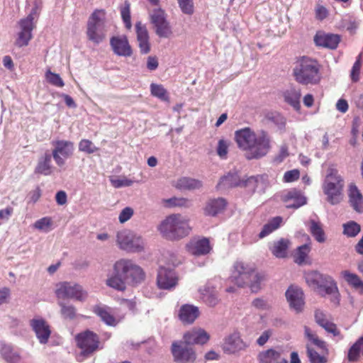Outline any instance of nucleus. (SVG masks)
I'll return each mask as SVG.
<instances>
[{
  "label": "nucleus",
  "mask_w": 363,
  "mask_h": 363,
  "mask_svg": "<svg viewBox=\"0 0 363 363\" xmlns=\"http://www.w3.org/2000/svg\"><path fill=\"white\" fill-rule=\"evenodd\" d=\"M331 179L329 177L328 179H325L323 183V192L327 195L328 201L332 205L339 203L342 199V191L344 185L340 184V183L333 184L330 182Z\"/></svg>",
  "instance_id": "6ab92c4d"
},
{
  "label": "nucleus",
  "mask_w": 363,
  "mask_h": 363,
  "mask_svg": "<svg viewBox=\"0 0 363 363\" xmlns=\"http://www.w3.org/2000/svg\"><path fill=\"white\" fill-rule=\"evenodd\" d=\"M30 325L35 332L37 339L40 344L48 342L51 334L48 323L42 318H34L30 320Z\"/></svg>",
  "instance_id": "f3484780"
},
{
  "label": "nucleus",
  "mask_w": 363,
  "mask_h": 363,
  "mask_svg": "<svg viewBox=\"0 0 363 363\" xmlns=\"http://www.w3.org/2000/svg\"><path fill=\"white\" fill-rule=\"evenodd\" d=\"M106 13L104 10H95L87 22L86 35L88 39L99 44L106 38Z\"/></svg>",
  "instance_id": "423d86ee"
},
{
  "label": "nucleus",
  "mask_w": 363,
  "mask_h": 363,
  "mask_svg": "<svg viewBox=\"0 0 363 363\" xmlns=\"http://www.w3.org/2000/svg\"><path fill=\"white\" fill-rule=\"evenodd\" d=\"M199 309L197 306L184 304L179 308L178 317L184 324H191L199 316Z\"/></svg>",
  "instance_id": "bb28decb"
},
{
  "label": "nucleus",
  "mask_w": 363,
  "mask_h": 363,
  "mask_svg": "<svg viewBox=\"0 0 363 363\" xmlns=\"http://www.w3.org/2000/svg\"><path fill=\"white\" fill-rule=\"evenodd\" d=\"M58 298H71L84 301L87 297V293L82 286L72 282H62L57 285L55 291Z\"/></svg>",
  "instance_id": "f8f14e48"
},
{
  "label": "nucleus",
  "mask_w": 363,
  "mask_h": 363,
  "mask_svg": "<svg viewBox=\"0 0 363 363\" xmlns=\"http://www.w3.org/2000/svg\"><path fill=\"white\" fill-rule=\"evenodd\" d=\"M300 173L298 169H292L284 173V181L285 182H292L299 178Z\"/></svg>",
  "instance_id": "69168bd1"
},
{
  "label": "nucleus",
  "mask_w": 363,
  "mask_h": 363,
  "mask_svg": "<svg viewBox=\"0 0 363 363\" xmlns=\"http://www.w3.org/2000/svg\"><path fill=\"white\" fill-rule=\"evenodd\" d=\"M291 245L289 240L281 238L277 241H274L269 247L272 255L277 258H284L287 255V250Z\"/></svg>",
  "instance_id": "f704fd0d"
},
{
  "label": "nucleus",
  "mask_w": 363,
  "mask_h": 363,
  "mask_svg": "<svg viewBox=\"0 0 363 363\" xmlns=\"http://www.w3.org/2000/svg\"><path fill=\"white\" fill-rule=\"evenodd\" d=\"M328 333H332L334 336H337L340 334V332L337 329L336 325L331 322L330 320L320 325Z\"/></svg>",
  "instance_id": "338daca9"
},
{
  "label": "nucleus",
  "mask_w": 363,
  "mask_h": 363,
  "mask_svg": "<svg viewBox=\"0 0 363 363\" xmlns=\"http://www.w3.org/2000/svg\"><path fill=\"white\" fill-rule=\"evenodd\" d=\"M361 354L363 356V336L359 337L350 347L347 353V359L352 362H357Z\"/></svg>",
  "instance_id": "58836bf2"
},
{
  "label": "nucleus",
  "mask_w": 363,
  "mask_h": 363,
  "mask_svg": "<svg viewBox=\"0 0 363 363\" xmlns=\"http://www.w3.org/2000/svg\"><path fill=\"white\" fill-rule=\"evenodd\" d=\"M157 230L166 239L178 240L189 235L191 228L186 216L172 214L160 223Z\"/></svg>",
  "instance_id": "20e7f679"
},
{
  "label": "nucleus",
  "mask_w": 363,
  "mask_h": 363,
  "mask_svg": "<svg viewBox=\"0 0 363 363\" xmlns=\"http://www.w3.org/2000/svg\"><path fill=\"white\" fill-rule=\"evenodd\" d=\"M145 273L131 259H121L113 267V272L108 276L106 284L118 291H124L126 284L138 285L144 281Z\"/></svg>",
  "instance_id": "f257e3e1"
},
{
  "label": "nucleus",
  "mask_w": 363,
  "mask_h": 363,
  "mask_svg": "<svg viewBox=\"0 0 363 363\" xmlns=\"http://www.w3.org/2000/svg\"><path fill=\"white\" fill-rule=\"evenodd\" d=\"M182 11L187 15L194 13V4L192 0H177Z\"/></svg>",
  "instance_id": "052dcab7"
},
{
  "label": "nucleus",
  "mask_w": 363,
  "mask_h": 363,
  "mask_svg": "<svg viewBox=\"0 0 363 363\" xmlns=\"http://www.w3.org/2000/svg\"><path fill=\"white\" fill-rule=\"evenodd\" d=\"M110 45L116 55L130 57L133 54L132 48L125 35L112 37L110 40Z\"/></svg>",
  "instance_id": "412c9836"
},
{
  "label": "nucleus",
  "mask_w": 363,
  "mask_h": 363,
  "mask_svg": "<svg viewBox=\"0 0 363 363\" xmlns=\"http://www.w3.org/2000/svg\"><path fill=\"white\" fill-rule=\"evenodd\" d=\"M0 356L6 363H20L22 359L20 351L6 342L0 343Z\"/></svg>",
  "instance_id": "b1692460"
},
{
  "label": "nucleus",
  "mask_w": 363,
  "mask_h": 363,
  "mask_svg": "<svg viewBox=\"0 0 363 363\" xmlns=\"http://www.w3.org/2000/svg\"><path fill=\"white\" fill-rule=\"evenodd\" d=\"M286 297L291 308L296 313L303 311L305 302L304 294L301 289L291 286L286 291Z\"/></svg>",
  "instance_id": "a211bd4d"
},
{
  "label": "nucleus",
  "mask_w": 363,
  "mask_h": 363,
  "mask_svg": "<svg viewBox=\"0 0 363 363\" xmlns=\"http://www.w3.org/2000/svg\"><path fill=\"white\" fill-rule=\"evenodd\" d=\"M361 65V54H359L357 57L356 61L354 62L350 72V78L352 82H357L359 80Z\"/></svg>",
  "instance_id": "13d9d810"
},
{
  "label": "nucleus",
  "mask_w": 363,
  "mask_h": 363,
  "mask_svg": "<svg viewBox=\"0 0 363 363\" xmlns=\"http://www.w3.org/2000/svg\"><path fill=\"white\" fill-rule=\"evenodd\" d=\"M256 135L257 133H255L250 128L236 130L235 138L238 146L240 149L247 151V152H249Z\"/></svg>",
  "instance_id": "4be33fe9"
},
{
  "label": "nucleus",
  "mask_w": 363,
  "mask_h": 363,
  "mask_svg": "<svg viewBox=\"0 0 363 363\" xmlns=\"http://www.w3.org/2000/svg\"><path fill=\"white\" fill-rule=\"evenodd\" d=\"M310 232L318 242L322 243L325 241V233L319 223L313 220H311Z\"/></svg>",
  "instance_id": "49530a36"
},
{
  "label": "nucleus",
  "mask_w": 363,
  "mask_h": 363,
  "mask_svg": "<svg viewBox=\"0 0 363 363\" xmlns=\"http://www.w3.org/2000/svg\"><path fill=\"white\" fill-rule=\"evenodd\" d=\"M343 276L345 280L355 288H363V281L355 274L345 271Z\"/></svg>",
  "instance_id": "6e6d98bb"
},
{
  "label": "nucleus",
  "mask_w": 363,
  "mask_h": 363,
  "mask_svg": "<svg viewBox=\"0 0 363 363\" xmlns=\"http://www.w3.org/2000/svg\"><path fill=\"white\" fill-rule=\"evenodd\" d=\"M122 19L127 29H130L132 23L130 21V5L127 1H125L123 7L121 9Z\"/></svg>",
  "instance_id": "864d4df0"
},
{
  "label": "nucleus",
  "mask_w": 363,
  "mask_h": 363,
  "mask_svg": "<svg viewBox=\"0 0 363 363\" xmlns=\"http://www.w3.org/2000/svg\"><path fill=\"white\" fill-rule=\"evenodd\" d=\"M135 30L140 52L142 54H147L150 51V44L146 26L143 25L141 22H137L135 24Z\"/></svg>",
  "instance_id": "a878e982"
},
{
  "label": "nucleus",
  "mask_w": 363,
  "mask_h": 363,
  "mask_svg": "<svg viewBox=\"0 0 363 363\" xmlns=\"http://www.w3.org/2000/svg\"><path fill=\"white\" fill-rule=\"evenodd\" d=\"M151 94L163 101H169V97L166 89L162 84L152 83L150 84Z\"/></svg>",
  "instance_id": "c03bdc74"
},
{
  "label": "nucleus",
  "mask_w": 363,
  "mask_h": 363,
  "mask_svg": "<svg viewBox=\"0 0 363 363\" xmlns=\"http://www.w3.org/2000/svg\"><path fill=\"white\" fill-rule=\"evenodd\" d=\"M178 283L176 272L170 269L160 267L157 272V284L164 290H171L175 288Z\"/></svg>",
  "instance_id": "4468645a"
},
{
  "label": "nucleus",
  "mask_w": 363,
  "mask_h": 363,
  "mask_svg": "<svg viewBox=\"0 0 363 363\" xmlns=\"http://www.w3.org/2000/svg\"><path fill=\"white\" fill-rule=\"evenodd\" d=\"M314 317L316 323L320 326L330 320L328 315L320 309H316L315 311Z\"/></svg>",
  "instance_id": "e2e57ef3"
},
{
  "label": "nucleus",
  "mask_w": 363,
  "mask_h": 363,
  "mask_svg": "<svg viewBox=\"0 0 363 363\" xmlns=\"http://www.w3.org/2000/svg\"><path fill=\"white\" fill-rule=\"evenodd\" d=\"M349 202L353 209L358 212H363V196L357 186L351 183L348 187Z\"/></svg>",
  "instance_id": "c85d7f7f"
},
{
  "label": "nucleus",
  "mask_w": 363,
  "mask_h": 363,
  "mask_svg": "<svg viewBox=\"0 0 363 363\" xmlns=\"http://www.w3.org/2000/svg\"><path fill=\"white\" fill-rule=\"evenodd\" d=\"M76 341L84 355L92 354L99 347L98 335L89 330L78 334L76 336Z\"/></svg>",
  "instance_id": "ddd939ff"
},
{
  "label": "nucleus",
  "mask_w": 363,
  "mask_h": 363,
  "mask_svg": "<svg viewBox=\"0 0 363 363\" xmlns=\"http://www.w3.org/2000/svg\"><path fill=\"white\" fill-rule=\"evenodd\" d=\"M203 301L209 306L214 307L218 302V292L216 289L208 284L201 290Z\"/></svg>",
  "instance_id": "c9c22d12"
},
{
  "label": "nucleus",
  "mask_w": 363,
  "mask_h": 363,
  "mask_svg": "<svg viewBox=\"0 0 363 363\" xmlns=\"http://www.w3.org/2000/svg\"><path fill=\"white\" fill-rule=\"evenodd\" d=\"M265 177L263 175L252 176L246 179L242 180L241 186L247 189L250 193H254L255 191H264L265 187Z\"/></svg>",
  "instance_id": "7c9ffc66"
},
{
  "label": "nucleus",
  "mask_w": 363,
  "mask_h": 363,
  "mask_svg": "<svg viewBox=\"0 0 363 363\" xmlns=\"http://www.w3.org/2000/svg\"><path fill=\"white\" fill-rule=\"evenodd\" d=\"M283 221V218L281 216H276L268 221L267 223L264 225L262 230L259 233V238H264L267 236L277 229H278Z\"/></svg>",
  "instance_id": "ea45409f"
},
{
  "label": "nucleus",
  "mask_w": 363,
  "mask_h": 363,
  "mask_svg": "<svg viewBox=\"0 0 363 363\" xmlns=\"http://www.w3.org/2000/svg\"><path fill=\"white\" fill-rule=\"evenodd\" d=\"M231 278L238 286H247L254 293L259 291L262 282L265 280L264 274L255 272L253 266L242 262L235 263Z\"/></svg>",
  "instance_id": "7ed1b4c3"
},
{
  "label": "nucleus",
  "mask_w": 363,
  "mask_h": 363,
  "mask_svg": "<svg viewBox=\"0 0 363 363\" xmlns=\"http://www.w3.org/2000/svg\"><path fill=\"white\" fill-rule=\"evenodd\" d=\"M133 215V209L130 207L124 208L119 214L120 223H123L128 220Z\"/></svg>",
  "instance_id": "0e129e2a"
},
{
  "label": "nucleus",
  "mask_w": 363,
  "mask_h": 363,
  "mask_svg": "<svg viewBox=\"0 0 363 363\" xmlns=\"http://www.w3.org/2000/svg\"><path fill=\"white\" fill-rule=\"evenodd\" d=\"M252 304L255 308L259 310L264 311L267 310L269 308L267 301L260 298H257L254 299L253 301L252 302Z\"/></svg>",
  "instance_id": "774afa93"
},
{
  "label": "nucleus",
  "mask_w": 363,
  "mask_h": 363,
  "mask_svg": "<svg viewBox=\"0 0 363 363\" xmlns=\"http://www.w3.org/2000/svg\"><path fill=\"white\" fill-rule=\"evenodd\" d=\"M242 180L238 172H230L223 176L216 186L218 190H223L236 186H241Z\"/></svg>",
  "instance_id": "c756f323"
},
{
  "label": "nucleus",
  "mask_w": 363,
  "mask_h": 363,
  "mask_svg": "<svg viewBox=\"0 0 363 363\" xmlns=\"http://www.w3.org/2000/svg\"><path fill=\"white\" fill-rule=\"evenodd\" d=\"M94 312L109 326H116L119 322L111 314L108 307L96 306L94 308Z\"/></svg>",
  "instance_id": "e433bc0d"
},
{
  "label": "nucleus",
  "mask_w": 363,
  "mask_h": 363,
  "mask_svg": "<svg viewBox=\"0 0 363 363\" xmlns=\"http://www.w3.org/2000/svg\"><path fill=\"white\" fill-rule=\"evenodd\" d=\"M150 18L158 37L169 38L172 35V28L170 23L167 19V13L164 10L161 8L153 9L150 13Z\"/></svg>",
  "instance_id": "6e6552de"
},
{
  "label": "nucleus",
  "mask_w": 363,
  "mask_h": 363,
  "mask_svg": "<svg viewBox=\"0 0 363 363\" xmlns=\"http://www.w3.org/2000/svg\"><path fill=\"white\" fill-rule=\"evenodd\" d=\"M58 305L60 307V313L63 318L73 320L77 317V309L73 305L62 301H59Z\"/></svg>",
  "instance_id": "a18cd8bd"
},
{
  "label": "nucleus",
  "mask_w": 363,
  "mask_h": 363,
  "mask_svg": "<svg viewBox=\"0 0 363 363\" xmlns=\"http://www.w3.org/2000/svg\"><path fill=\"white\" fill-rule=\"evenodd\" d=\"M307 357L310 363H326L329 353H325L323 351L318 352L309 345H306Z\"/></svg>",
  "instance_id": "79ce46f5"
},
{
  "label": "nucleus",
  "mask_w": 363,
  "mask_h": 363,
  "mask_svg": "<svg viewBox=\"0 0 363 363\" xmlns=\"http://www.w3.org/2000/svg\"><path fill=\"white\" fill-rule=\"evenodd\" d=\"M307 284L323 297L328 296L335 306L340 303V294L335 280L329 275L312 271L305 274Z\"/></svg>",
  "instance_id": "f03ea898"
},
{
  "label": "nucleus",
  "mask_w": 363,
  "mask_h": 363,
  "mask_svg": "<svg viewBox=\"0 0 363 363\" xmlns=\"http://www.w3.org/2000/svg\"><path fill=\"white\" fill-rule=\"evenodd\" d=\"M99 148L89 140L82 139L79 143V151L86 154L96 152Z\"/></svg>",
  "instance_id": "3c124183"
},
{
  "label": "nucleus",
  "mask_w": 363,
  "mask_h": 363,
  "mask_svg": "<svg viewBox=\"0 0 363 363\" xmlns=\"http://www.w3.org/2000/svg\"><path fill=\"white\" fill-rule=\"evenodd\" d=\"M331 179L330 182L333 184L340 183L344 185V180L338 172V170L333 166H330L327 170V174L325 179Z\"/></svg>",
  "instance_id": "5fc2aeb1"
},
{
  "label": "nucleus",
  "mask_w": 363,
  "mask_h": 363,
  "mask_svg": "<svg viewBox=\"0 0 363 363\" xmlns=\"http://www.w3.org/2000/svg\"><path fill=\"white\" fill-rule=\"evenodd\" d=\"M230 145V141L224 139H220L218 142V145L216 147V152L218 155L221 159H226L228 152V148Z\"/></svg>",
  "instance_id": "4d7b16f0"
},
{
  "label": "nucleus",
  "mask_w": 363,
  "mask_h": 363,
  "mask_svg": "<svg viewBox=\"0 0 363 363\" xmlns=\"http://www.w3.org/2000/svg\"><path fill=\"white\" fill-rule=\"evenodd\" d=\"M281 353L274 349H268L259 353L257 359L259 363H273L279 362Z\"/></svg>",
  "instance_id": "a19ab883"
},
{
  "label": "nucleus",
  "mask_w": 363,
  "mask_h": 363,
  "mask_svg": "<svg viewBox=\"0 0 363 363\" xmlns=\"http://www.w3.org/2000/svg\"><path fill=\"white\" fill-rule=\"evenodd\" d=\"M283 199L288 208H298L306 203V198L301 191L293 189L288 191L283 196Z\"/></svg>",
  "instance_id": "393cba45"
},
{
  "label": "nucleus",
  "mask_w": 363,
  "mask_h": 363,
  "mask_svg": "<svg viewBox=\"0 0 363 363\" xmlns=\"http://www.w3.org/2000/svg\"><path fill=\"white\" fill-rule=\"evenodd\" d=\"M294 78L301 84H316L321 79L318 62L310 57L299 59L293 69Z\"/></svg>",
  "instance_id": "39448f33"
},
{
  "label": "nucleus",
  "mask_w": 363,
  "mask_h": 363,
  "mask_svg": "<svg viewBox=\"0 0 363 363\" xmlns=\"http://www.w3.org/2000/svg\"><path fill=\"white\" fill-rule=\"evenodd\" d=\"M360 231V225L354 221L343 224V233L347 237H355Z\"/></svg>",
  "instance_id": "8fccbe9b"
},
{
  "label": "nucleus",
  "mask_w": 363,
  "mask_h": 363,
  "mask_svg": "<svg viewBox=\"0 0 363 363\" xmlns=\"http://www.w3.org/2000/svg\"><path fill=\"white\" fill-rule=\"evenodd\" d=\"M52 225V218L46 216L37 220L33 224V228L40 231L48 233L51 230Z\"/></svg>",
  "instance_id": "09e8293b"
},
{
  "label": "nucleus",
  "mask_w": 363,
  "mask_h": 363,
  "mask_svg": "<svg viewBox=\"0 0 363 363\" xmlns=\"http://www.w3.org/2000/svg\"><path fill=\"white\" fill-rule=\"evenodd\" d=\"M20 31L16 43L18 47L26 46L33 38L32 31L35 27V22L21 19L19 23Z\"/></svg>",
  "instance_id": "aec40b11"
},
{
  "label": "nucleus",
  "mask_w": 363,
  "mask_h": 363,
  "mask_svg": "<svg viewBox=\"0 0 363 363\" xmlns=\"http://www.w3.org/2000/svg\"><path fill=\"white\" fill-rule=\"evenodd\" d=\"M171 352L177 363H194L196 359L194 349L184 340L174 341L171 346Z\"/></svg>",
  "instance_id": "9d476101"
},
{
  "label": "nucleus",
  "mask_w": 363,
  "mask_h": 363,
  "mask_svg": "<svg viewBox=\"0 0 363 363\" xmlns=\"http://www.w3.org/2000/svg\"><path fill=\"white\" fill-rule=\"evenodd\" d=\"M210 339L208 333L203 328H194L183 335V340L191 346L193 345H203Z\"/></svg>",
  "instance_id": "5701e85b"
},
{
  "label": "nucleus",
  "mask_w": 363,
  "mask_h": 363,
  "mask_svg": "<svg viewBox=\"0 0 363 363\" xmlns=\"http://www.w3.org/2000/svg\"><path fill=\"white\" fill-rule=\"evenodd\" d=\"M301 96V90L294 87H290L283 92L284 101L296 111L300 109Z\"/></svg>",
  "instance_id": "72a5a7b5"
},
{
  "label": "nucleus",
  "mask_w": 363,
  "mask_h": 363,
  "mask_svg": "<svg viewBox=\"0 0 363 363\" xmlns=\"http://www.w3.org/2000/svg\"><path fill=\"white\" fill-rule=\"evenodd\" d=\"M227 204V201L223 198L211 199L208 201L205 208L206 213L214 216L223 212L225 209Z\"/></svg>",
  "instance_id": "473e14b6"
},
{
  "label": "nucleus",
  "mask_w": 363,
  "mask_h": 363,
  "mask_svg": "<svg viewBox=\"0 0 363 363\" xmlns=\"http://www.w3.org/2000/svg\"><path fill=\"white\" fill-rule=\"evenodd\" d=\"M304 333L306 337L308 338V340L313 344L315 346H316L320 350L323 351L325 353H329L326 342L318 338V337L312 333L311 330L307 327L305 326L304 328Z\"/></svg>",
  "instance_id": "37998d69"
},
{
  "label": "nucleus",
  "mask_w": 363,
  "mask_h": 363,
  "mask_svg": "<svg viewBox=\"0 0 363 363\" xmlns=\"http://www.w3.org/2000/svg\"><path fill=\"white\" fill-rule=\"evenodd\" d=\"M133 181L126 177H122L118 179H111V183L115 188H121L123 186H130L133 184Z\"/></svg>",
  "instance_id": "680f3d73"
},
{
  "label": "nucleus",
  "mask_w": 363,
  "mask_h": 363,
  "mask_svg": "<svg viewBox=\"0 0 363 363\" xmlns=\"http://www.w3.org/2000/svg\"><path fill=\"white\" fill-rule=\"evenodd\" d=\"M52 172V155L46 152L42 155L38 161L35 168V173L45 176L50 175Z\"/></svg>",
  "instance_id": "2f4dec72"
},
{
  "label": "nucleus",
  "mask_w": 363,
  "mask_h": 363,
  "mask_svg": "<svg viewBox=\"0 0 363 363\" xmlns=\"http://www.w3.org/2000/svg\"><path fill=\"white\" fill-rule=\"evenodd\" d=\"M252 145L246 154L248 160L259 159L264 157L271 149V139L268 133L261 130L257 133Z\"/></svg>",
  "instance_id": "1a4fd4ad"
},
{
  "label": "nucleus",
  "mask_w": 363,
  "mask_h": 363,
  "mask_svg": "<svg viewBox=\"0 0 363 363\" xmlns=\"http://www.w3.org/2000/svg\"><path fill=\"white\" fill-rule=\"evenodd\" d=\"M186 201V199L184 198L172 197L170 199H163L162 204L167 208H171L184 206Z\"/></svg>",
  "instance_id": "bf43d9fd"
},
{
  "label": "nucleus",
  "mask_w": 363,
  "mask_h": 363,
  "mask_svg": "<svg viewBox=\"0 0 363 363\" xmlns=\"http://www.w3.org/2000/svg\"><path fill=\"white\" fill-rule=\"evenodd\" d=\"M46 80L52 85L57 87H62L65 85L64 81L58 74L54 73L48 69L45 72Z\"/></svg>",
  "instance_id": "603ef678"
},
{
  "label": "nucleus",
  "mask_w": 363,
  "mask_h": 363,
  "mask_svg": "<svg viewBox=\"0 0 363 363\" xmlns=\"http://www.w3.org/2000/svg\"><path fill=\"white\" fill-rule=\"evenodd\" d=\"M314 42L318 46L335 49L340 43V37L335 34L318 32L314 37Z\"/></svg>",
  "instance_id": "cd10ccee"
},
{
  "label": "nucleus",
  "mask_w": 363,
  "mask_h": 363,
  "mask_svg": "<svg viewBox=\"0 0 363 363\" xmlns=\"http://www.w3.org/2000/svg\"><path fill=\"white\" fill-rule=\"evenodd\" d=\"M310 250L311 247L309 244H304L301 246H299L294 255L295 262L298 264H302L305 262Z\"/></svg>",
  "instance_id": "de8ad7c7"
},
{
  "label": "nucleus",
  "mask_w": 363,
  "mask_h": 363,
  "mask_svg": "<svg viewBox=\"0 0 363 363\" xmlns=\"http://www.w3.org/2000/svg\"><path fill=\"white\" fill-rule=\"evenodd\" d=\"M51 144L53 147L51 155L55 164L61 167L65 164L66 160L73 155L74 143L66 140H52Z\"/></svg>",
  "instance_id": "9b49d317"
},
{
  "label": "nucleus",
  "mask_w": 363,
  "mask_h": 363,
  "mask_svg": "<svg viewBox=\"0 0 363 363\" xmlns=\"http://www.w3.org/2000/svg\"><path fill=\"white\" fill-rule=\"evenodd\" d=\"M117 242L121 249L130 252H140L145 249L143 238L128 230L117 233Z\"/></svg>",
  "instance_id": "0eeeda50"
},
{
  "label": "nucleus",
  "mask_w": 363,
  "mask_h": 363,
  "mask_svg": "<svg viewBox=\"0 0 363 363\" xmlns=\"http://www.w3.org/2000/svg\"><path fill=\"white\" fill-rule=\"evenodd\" d=\"M248 345L245 342L239 332L235 331L224 339L223 350L225 353L232 354L245 350Z\"/></svg>",
  "instance_id": "2eb2a0df"
},
{
  "label": "nucleus",
  "mask_w": 363,
  "mask_h": 363,
  "mask_svg": "<svg viewBox=\"0 0 363 363\" xmlns=\"http://www.w3.org/2000/svg\"><path fill=\"white\" fill-rule=\"evenodd\" d=\"M188 252L194 256H203L212 250L210 241L206 238H194L186 245Z\"/></svg>",
  "instance_id": "dca6fc26"
},
{
  "label": "nucleus",
  "mask_w": 363,
  "mask_h": 363,
  "mask_svg": "<svg viewBox=\"0 0 363 363\" xmlns=\"http://www.w3.org/2000/svg\"><path fill=\"white\" fill-rule=\"evenodd\" d=\"M174 186L180 190H195L202 186V182L193 178L182 177L176 182Z\"/></svg>",
  "instance_id": "4c0bfd02"
}]
</instances>
